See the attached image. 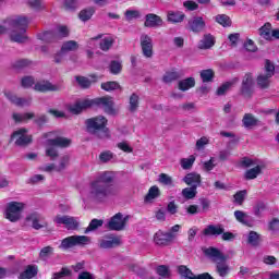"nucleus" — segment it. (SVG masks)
Returning a JSON list of instances; mask_svg holds the SVG:
<instances>
[{
	"instance_id": "nucleus-1",
	"label": "nucleus",
	"mask_w": 279,
	"mask_h": 279,
	"mask_svg": "<svg viewBox=\"0 0 279 279\" xmlns=\"http://www.w3.org/2000/svg\"><path fill=\"white\" fill-rule=\"evenodd\" d=\"M114 182V172L104 171L96 175V178L89 183L87 197L92 202H104L112 195H117V189L111 186Z\"/></svg>"
},
{
	"instance_id": "nucleus-2",
	"label": "nucleus",
	"mask_w": 279,
	"mask_h": 279,
	"mask_svg": "<svg viewBox=\"0 0 279 279\" xmlns=\"http://www.w3.org/2000/svg\"><path fill=\"white\" fill-rule=\"evenodd\" d=\"M86 131L88 134L96 136L97 138H108V119L104 116L89 118L85 121Z\"/></svg>"
},
{
	"instance_id": "nucleus-3",
	"label": "nucleus",
	"mask_w": 279,
	"mask_h": 279,
	"mask_svg": "<svg viewBox=\"0 0 279 279\" xmlns=\"http://www.w3.org/2000/svg\"><path fill=\"white\" fill-rule=\"evenodd\" d=\"M23 210H25V203L9 202L4 209V219H8L11 223H16V221L23 219Z\"/></svg>"
},
{
	"instance_id": "nucleus-4",
	"label": "nucleus",
	"mask_w": 279,
	"mask_h": 279,
	"mask_svg": "<svg viewBox=\"0 0 279 279\" xmlns=\"http://www.w3.org/2000/svg\"><path fill=\"white\" fill-rule=\"evenodd\" d=\"M90 236L70 235L61 241L59 250H73V247H86V245H90Z\"/></svg>"
},
{
	"instance_id": "nucleus-5",
	"label": "nucleus",
	"mask_w": 279,
	"mask_h": 279,
	"mask_svg": "<svg viewBox=\"0 0 279 279\" xmlns=\"http://www.w3.org/2000/svg\"><path fill=\"white\" fill-rule=\"evenodd\" d=\"M32 19L27 15H15L5 20V25L11 31L27 32Z\"/></svg>"
},
{
	"instance_id": "nucleus-6",
	"label": "nucleus",
	"mask_w": 279,
	"mask_h": 279,
	"mask_svg": "<svg viewBox=\"0 0 279 279\" xmlns=\"http://www.w3.org/2000/svg\"><path fill=\"white\" fill-rule=\"evenodd\" d=\"M128 221H130V216L123 217V214L118 213L107 223L108 230H113L114 232H121L125 230L128 226Z\"/></svg>"
},
{
	"instance_id": "nucleus-7",
	"label": "nucleus",
	"mask_w": 279,
	"mask_h": 279,
	"mask_svg": "<svg viewBox=\"0 0 279 279\" xmlns=\"http://www.w3.org/2000/svg\"><path fill=\"white\" fill-rule=\"evenodd\" d=\"M10 141H14L17 147H27L32 143V135H28L27 129L21 128L12 133Z\"/></svg>"
},
{
	"instance_id": "nucleus-8",
	"label": "nucleus",
	"mask_w": 279,
	"mask_h": 279,
	"mask_svg": "<svg viewBox=\"0 0 279 279\" xmlns=\"http://www.w3.org/2000/svg\"><path fill=\"white\" fill-rule=\"evenodd\" d=\"M53 223H57V226H64L66 230H77L80 228V220L69 215H57L53 218Z\"/></svg>"
},
{
	"instance_id": "nucleus-9",
	"label": "nucleus",
	"mask_w": 279,
	"mask_h": 279,
	"mask_svg": "<svg viewBox=\"0 0 279 279\" xmlns=\"http://www.w3.org/2000/svg\"><path fill=\"white\" fill-rule=\"evenodd\" d=\"M140 45L144 58H154V40L147 34H142Z\"/></svg>"
},
{
	"instance_id": "nucleus-10",
	"label": "nucleus",
	"mask_w": 279,
	"mask_h": 279,
	"mask_svg": "<svg viewBox=\"0 0 279 279\" xmlns=\"http://www.w3.org/2000/svg\"><path fill=\"white\" fill-rule=\"evenodd\" d=\"M26 221L32 223L34 230H43V228H49V222L40 214L33 213L26 217Z\"/></svg>"
},
{
	"instance_id": "nucleus-11",
	"label": "nucleus",
	"mask_w": 279,
	"mask_h": 279,
	"mask_svg": "<svg viewBox=\"0 0 279 279\" xmlns=\"http://www.w3.org/2000/svg\"><path fill=\"white\" fill-rule=\"evenodd\" d=\"M119 245H121V238L116 235H106L98 241L100 250H112V247H119Z\"/></svg>"
},
{
	"instance_id": "nucleus-12",
	"label": "nucleus",
	"mask_w": 279,
	"mask_h": 279,
	"mask_svg": "<svg viewBox=\"0 0 279 279\" xmlns=\"http://www.w3.org/2000/svg\"><path fill=\"white\" fill-rule=\"evenodd\" d=\"M173 239H175V233L159 230L154 235V243L156 245H169Z\"/></svg>"
},
{
	"instance_id": "nucleus-13",
	"label": "nucleus",
	"mask_w": 279,
	"mask_h": 279,
	"mask_svg": "<svg viewBox=\"0 0 279 279\" xmlns=\"http://www.w3.org/2000/svg\"><path fill=\"white\" fill-rule=\"evenodd\" d=\"M203 253L204 255L209 258L210 260H213V263H219V260H225L226 259V255H223V253H221V251H219V248L217 247H205L203 248Z\"/></svg>"
},
{
	"instance_id": "nucleus-14",
	"label": "nucleus",
	"mask_w": 279,
	"mask_h": 279,
	"mask_svg": "<svg viewBox=\"0 0 279 279\" xmlns=\"http://www.w3.org/2000/svg\"><path fill=\"white\" fill-rule=\"evenodd\" d=\"M4 96L7 97V99H9V101H11V104H14V106H17L20 108H23L25 106H32V97H28V98L19 97L12 94L11 92L4 93Z\"/></svg>"
},
{
	"instance_id": "nucleus-15",
	"label": "nucleus",
	"mask_w": 279,
	"mask_h": 279,
	"mask_svg": "<svg viewBox=\"0 0 279 279\" xmlns=\"http://www.w3.org/2000/svg\"><path fill=\"white\" fill-rule=\"evenodd\" d=\"M96 106H101L107 114H114V101L112 97H101L95 99Z\"/></svg>"
},
{
	"instance_id": "nucleus-16",
	"label": "nucleus",
	"mask_w": 279,
	"mask_h": 279,
	"mask_svg": "<svg viewBox=\"0 0 279 279\" xmlns=\"http://www.w3.org/2000/svg\"><path fill=\"white\" fill-rule=\"evenodd\" d=\"M252 88H254V77L252 76V74H245L242 80V95H244V97H251Z\"/></svg>"
},
{
	"instance_id": "nucleus-17",
	"label": "nucleus",
	"mask_w": 279,
	"mask_h": 279,
	"mask_svg": "<svg viewBox=\"0 0 279 279\" xmlns=\"http://www.w3.org/2000/svg\"><path fill=\"white\" fill-rule=\"evenodd\" d=\"M34 90L38 93H49L60 90V85H53L49 81H39L35 84Z\"/></svg>"
},
{
	"instance_id": "nucleus-18",
	"label": "nucleus",
	"mask_w": 279,
	"mask_h": 279,
	"mask_svg": "<svg viewBox=\"0 0 279 279\" xmlns=\"http://www.w3.org/2000/svg\"><path fill=\"white\" fill-rule=\"evenodd\" d=\"M183 182L187 186H195V189H197L198 186H202V174L197 172H190L185 174Z\"/></svg>"
},
{
	"instance_id": "nucleus-19",
	"label": "nucleus",
	"mask_w": 279,
	"mask_h": 279,
	"mask_svg": "<svg viewBox=\"0 0 279 279\" xmlns=\"http://www.w3.org/2000/svg\"><path fill=\"white\" fill-rule=\"evenodd\" d=\"M242 125L246 130H254V128L260 125V120H258V118L254 117L252 113H245L242 119Z\"/></svg>"
},
{
	"instance_id": "nucleus-20",
	"label": "nucleus",
	"mask_w": 279,
	"mask_h": 279,
	"mask_svg": "<svg viewBox=\"0 0 279 279\" xmlns=\"http://www.w3.org/2000/svg\"><path fill=\"white\" fill-rule=\"evenodd\" d=\"M189 27L191 32L198 34V32H203V29L206 27V22L204 21V17L196 16L189 21Z\"/></svg>"
},
{
	"instance_id": "nucleus-21",
	"label": "nucleus",
	"mask_w": 279,
	"mask_h": 279,
	"mask_svg": "<svg viewBox=\"0 0 279 279\" xmlns=\"http://www.w3.org/2000/svg\"><path fill=\"white\" fill-rule=\"evenodd\" d=\"M228 257H225V259H220L216 263V272L220 278H226L229 276L231 268L230 265H228Z\"/></svg>"
},
{
	"instance_id": "nucleus-22",
	"label": "nucleus",
	"mask_w": 279,
	"mask_h": 279,
	"mask_svg": "<svg viewBox=\"0 0 279 279\" xmlns=\"http://www.w3.org/2000/svg\"><path fill=\"white\" fill-rule=\"evenodd\" d=\"M213 47H215V36L211 34H205L197 45L202 50L213 49Z\"/></svg>"
},
{
	"instance_id": "nucleus-23",
	"label": "nucleus",
	"mask_w": 279,
	"mask_h": 279,
	"mask_svg": "<svg viewBox=\"0 0 279 279\" xmlns=\"http://www.w3.org/2000/svg\"><path fill=\"white\" fill-rule=\"evenodd\" d=\"M145 27H162V19L154 13L146 15Z\"/></svg>"
},
{
	"instance_id": "nucleus-24",
	"label": "nucleus",
	"mask_w": 279,
	"mask_h": 279,
	"mask_svg": "<svg viewBox=\"0 0 279 279\" xmlns=\"http://www.w3.org/2000/svg\"><path fill=\"white\" fill-rule=\"evenodd\" d=\"M222 232H226V229H223V226L221 225H209L203 230L205 236H219Z\"/></svg>"
},
{
	"instance_id": "nucleus-25",
	"label": "nucleus",
	"mask_w": 279,
	"mask_h": 279,
	"mask_svg": "<svg viewBox=\"0 0 279 279\" xmlns=\"http://www.w3.org/2000/svg\"><path fill=\"white\" fill-rule=\"evenodd\" d=\"M12 119L15 123H27V121H32V119H36V113L34 112L13 113Z\"/></svg>"
},
{
	"instance_id": "nucleus-26",
	"label": "nucleus",
	"mask_w": 279,
	"mask_h": 279,
	"mask_svg": "<svg viewBox=\"0 0 279 279\" xmlns=\"http://www.w3.org/2000/svg\"><path fill=\"white\" fill-rule=\"evenodd\" d=\"M234 217L239 223H242L243 226H252V216L247 215V213L235 210Z\"/></svg>"
},
{
	"instance_id": "nucleus-27",
	"label": "nucleus",
	"mask_w": 279,
	"mask_h": 279,
	"mask_svg": "<svg viewBox=\"0 0 279 279\" xmlns=\"http://www.w3.org/2000/svg\"><path fill=\"white\" fill-rule=\"evenodd\" d=\"M48 145L51 147H69L71 145V140L66 137H56L48 140Z\"/></svg>"
},
{
	"instance_id": "nucleus-28",
	"label": "nucleus",
	"mask_w": 279,
	"mask_h": 279,
	"mask_svg": "<svg viewBox=\"0 0 279 279\" xmlns=\"http://www.w3.org/2000/svg\"><path fill=\"white\" fill-rule=\"evenodd\" d=\"M270 84H271V76H269V74L263 73L257 76V86L258 88H262V90L269 88Z\"/></svg>"
},
{
	"instance_id": "nucleus-29",
	"label": "nucleus",
	"mask_w": 279,
	"mask_h": 279,
	"mask_svg": "<svg viewBox=\"0 0 279 279\" xmlns=\"http://www.w3.org/2000/svg\"><path fill=\"white\" fill-rule=\"evenodd\" d=\"M184 13L180 11H168L167 21L169 23H182L184 21Z\"/></svg>"
},
{
	"instance_id": "nucleus-30",
	"label": "nucleus",
	"mask_w": 279,
	"mask_h": 279,
	"mask_svg": "<svg viewBox=\"0 0 279 279\" xmlns=\"http://www.w3.org/2000/svg\"><path fill=\"white\" fill-rule=\"evenodd\" d=\"M178 88H179V90H182L183 93L186 90H190V88H195V78L187 77L185 80L179 81Z\"/></svg>"
},
{
	"instance_id": "nucleus-31",
	"label": "nucleus",
	"mask_w": 279,
	"mask_h": 279,
	"mask_svg": "<svg viewBox=\"0 0 279 279\" xmlns=\"http://www.w3.org/2000/svg\"><path fill=\"white\" fill-rule=\"evenodd\" d=\"M182 77V74L178 71H169L166 72L165 75L162 76V82L163 84H171L173 82H178Z\"/></svg>"
},
{
	"instance_id": "nucleus-32",
	"label": "nucleus",
	"mask_w": 279,
	"mask_h": 279,
	"mask_svg": "<svg viewBox=\"0 0 279 279\" xmlns=\"http://www.w3.org/2000/svg\"><path fill=\"white\" fill-rule=\"evenodd\" d=\"M10 39L12 43H19L21 45L23 43H27V35H25V32L23 31L16 32L15 29L11 31Z\"/></svg>"
},
{
	"instance_id": "nucleus-33",
	"label": "nucleus",
	"mask_w": 279,
	"mask_h": 279,
	"mask_svg": "<svg viewBox=\"0 0 279 279\" xmlns=\"http://www.w3.org/2000/svg\"><path fill=\"white\" fill-rule=\"evenodd\" d=\"M77 49H80V44H77V41L75 40H68L65 43L62 44L61 47V53H69L71 51H77Z\"/></svg>"
},
{
	"instance_id": "nucleus-34",
	"label": "nucleus",
	"mask_w": 279,
	"mask_h": 279,
	"mask_svg": "<svg viewBox=\"0 0 279 279\" xmlns=\"http://www.w3.org/2000/svg\"><path fill=\"white\" fill-rule=\"evenodd\" d=\"M260 173H263V166H256L255 168L246 170L244 178L245 180H256Z\"/></svg>"
},
{
	"instance_id": "nucleus-35",
	"label": "nucleus",
	"mask_w": 279,
	"mask_h": 279,
	"mask_svg": "<svg viewBox=\"0 0 279 279\" xmlns=\"http://www.w3.org/2000/svg\"><path fill=\"white\" fill-rule=\"evenodd\" d=\"M182 197H184L186 201L189 199H195L197 197V187L191 186L184 187L181 192Z\"/></svg>"
},
{
	"instance_id": "nucleus-36",
	"label": "nucleus",
	"mask_w": 279,
	"mask_h": 279,
	"mask_svg": "<svg viewBox=\"0 0 279 279\" xmlns=\"http://www.w3.org/2000/svg\"><path fill=\"white\" fill-rule=\"evenodd\" d=\"M193 165H195V156L191 155L189 158H181L180 166L184 171H189L193 169Z\"/></svg>"
},
{
	"instance_id": "nucleus-37",
	"label": "nucleus",
	"mask_w": 279,
	"mask_h": 279,
	"mask_svg": "<svg viewBox=\"0 0 279 279\" xmlns=\"http://www.w3.org/2000/svg\"><path fill=\"white\" fill-rule=\"evenodd\" d=\"M236 82H239V80L234 78L231 82H227V83L222 84L220 87H218L216 95H218L219 97L226 95V93H228L230 90V88H232V86H234V84H236Z\"/></svg>"
},
{
	"instance_id": "nucleus-38",
	"label": "nucleus",
	"mask_w": 279,
	"mask_h": 279,
	"mask_svg": "<svg viewBox=\"0 0 279 279\" xmlns=\"http://www.w3.org/2000/svg\"><path fill=\"white\" fill-rule=\"evenodd\" d=\"M155 271L157 275L160 276V278L169 279L171 278V269L167 265H159L155 268Z\"/></svg>"
},
{
	"instance_id": "nucleus-39",
	"label": "nucleus",
	"mask_w": 279,
	"mask_h": 279,
	"mask_svg": "<svg viewBox=\"0 0 279 279\" xmlns=\"http://www.w3.org/2000/svg\"><path fill=\"white\" fill-rule=\"evenodd\" d=\"M158 197H160V189L154 185L148 190V193L145 196V202H154V199Z\"/></svg>"
},
{
	"instance_id": "nucleus-40",
	"label": "nucleus",
	"mask_w": 279,
	"mask_h": 279,
	"mask_svg": "<svg viewBox=\"0 0 279 279\" xmlns=\"http://www.w3.org/2000/svg\"><path fill=\"white\" fill-rule=\"evenodd\" d=\"M140 106V97L136 94H132L129 98V112H136Z\"/></svg>"
},
{
	"instance_id": "nucleus-41",
	"label": "nucleus",
	"mask_w": 279,
	"mask_h": 279,
	"mask_svg": "<svg viewBox=\"0 0 279 279\" xmlns=\"http://www.w3.org/2000/svg\"><path fill=\"white\" fill-rule=\"evenodd\" d=\"M271 32H272V29H271V24L270 23H266L264 26H262L259 28V35L265 40H271Z\"/></svg>"
},
{
	"instance_id": "nucleus-42",
	"label": "nucleus",
	"mask_w": 279,
	"mask_h": 279,
	"mask_svg": "<svg viewBox=\"0 0 279 279\" xmlns=\"http://www.w3.org/2000/svg\"><path fill=\"white\" fill-rule=\"evenodd\" d=\"M93 14H95V9L88 8V9L82 10L78 13V19L83 21V23H86V21H90V19H93Z\"/></svg>"
},
{
	"instance_id": "nucleus-43",
	"label": "nucleus",
	"mask_w": 279,
	"mask_h": 279,
	"mask_svg": "<svg viewBox=\"0 0 279 279\" xmlns=\"http://www.w3.org/2000/svg\"><path fill=\"white\" fill-rule=\"evenodd\" d=\"M71 162V157L69 155H64L60 158L59 165L56 167V171L60 173V171H64L66 167H69Z\"/></svg>"
},
{
	"instance_id": "nucleus-44",
	"label": "nucleus",
	"mask_w": 279,
	"mask_h": 279,
	"mask_svg": "<svg viewBox=\"0 0 279 279\" xmlns=\"http://www.w3.org/2000/svg\"><path fill=\"white\" fill-rule=\"evenodd\" d=\"M101 226H104V220L93 219L88 227L85 229L84 233L88 234L89 232H95V230L101 228Z\"/></svg>"
},
{
	"instance_id": "nucleus-45",
	"label": "nucleus",
	"mask_w": 279,
	"mask_h": 279,
	"mask_svg": "<svg viewBox=\"0 0 279 279\" xmlns=\"http://www.w3.org/2000/svg\"><path fill=\"white\" fill-rule=\"evenodd\" d=\"M247 243L248 245L256 247V245L260 243V234H258L256 231H251L247 236Z\"/></svg>"
},
{
	"instance_id": "nucleus-46",
	"label": "nucleus",
	"mask_w": 279,
	"mask_h": 279,
	"mask_svg": "<svg viewBox=\"0 0 279 279\" xmlns=\"http://www.w3.org/2000/svg\"><path fill=\"white\" fill-rule=\"evenodd\" d=\"M102 90H106L107 93H110L111 90H119L121 88V85L114 81H109L101 84Z\"/></svg>"
},
{
	"instance_id": "nucleus-47",
	"label": "nucleus",
	"mask_w": 279,
	"mask_h": 279,
	"mask_svg": "<svg viewBox=\"0 0 279 279\" xmlns=\"http://www.w3.org/2000/svg\"><path fill=\"white\" fill-rule=\"evenodd\" d=\"M34 276H36V268L34 266H28L20 274L19 279H32Z\"/></svg>"
},
{
	"instance_id": "nucleus-48",
	"label": "nucleus",
	"mask_w": 279,
	"mask_h": 279,
	"mask_svg": "<svg viewBox=\"0 0 279 279\" xmlns=\"http://www.w3.org/2000/svg\"><path fill=\"white\" fill-rule=\"evenodd\" d=\"M112 45H114V39L112 37H105L99 44L101 51H109Z\"/></svg>"
},
{
	"instance_id": "nucleus-49",
	"label": "nucleus",
	"mask_w": 279,
	"mask_h": 279,
	"mask_svg": "<svg viewBox=\"0 0 279 279\" xmlns=\"http://www.w3.org/2000/svg\"><path fill=\"white\" fill-rule=\"evenodd\" d=\"M201 78L204 83L211 82L215 78V71L213 69L201 71Z\"/></svg>"
},
{
	"instance_id": "nucleus-50",
	"label": "nucleus",
	"mask_w": 279,
	"mask_h": 279,
	"mask_svg": "<svg viewBox=\"0 0 279 279\" xmlns=\"http://www.w3.org/2000/svg\"><path fill=\"white\" fill-rule=\"evenodd\" d=\"M216 23H219V25H222V27H230V25H232V21L230 20V16L226 14L217 15Z\"/></svg>"
},
{
	"instance_id": "nucleus-51",
	"label": "nucleus",
	"mask_w": 279,
	"mask_h": 279,
	"mask_svg": "<svg viewBox=\"0 0 279 279\" xmlns=\"http://www.w3.org/2000/svg\"><path fill=\"white\" fill-rule=\"evenodd\" d=\"M53 255V247L51 246H46L43 247L39 252V258L40 260H47Z\"/></svg>"
},
{
	"instance_id": "nucleus-52",
	"label": "nucleus",
	"mask_w": 279,
	"mask_h": 279,
	"mask_svg": "<svg viewBox=\"0 0 279 279\" xmlns=\"http://www.w3.org/2000/svg\"><path fill=\"white\" fill-rule=\"evenodd\" d=\"M268 230H269V232H271L272 234H279V218H272V219L268 222Z\"/></svg>"
},
{
	"instance_id": "nucleus-53",
	"label": "nucleus",
	"mask_w": 279,
	"mask_h": 279,
	"mask_svg": "<svg viewBox=\"0 0 279 279\" xmlns=\"http://www.w3.org/2000/svg\"><path fill=\"white\" fill-rule=\"evenodd\" d=\"M158 182H160V184H165V186H173V178L167 173H160Z\"/></svg>"
},
{
	"instance_id": "nucleus-54",
	"label": "nucleus",
	"mask_w": 279,
	"mask_h": 279,
	"mask_svg": "<svg viewBox=\"0 0 279 279\" xmlns=\"http://www.w3.org/2000/svg\"><path fill=\"white\" fill-rule=\"evenodd\" d=\"M75 80L81 88H90V85L93 84L90 80L85 76H75Z\"/></svg>"
},
{
	"instance_id": "nucleus-55",
	"label": "nucleus",
	"mask_w": 279,
	"mask_h": 279,
	"mask_svg": "<svg viewBox=\"0 0 279 279\" xmlns=\"http://www.w3.org/2000/svg\"><path fill=\"white\" fill-rule=\"evenodd\" d=\"M245 195H247V191L245 190L236 192L233 195L235 204H239V206H243V202H245Z\"/></svg>"
},
{
	"instance_id": "nucleus-56",
	"label": "nucleus",
	"mask_w": 279,
	"mask_h": 279,
	"mask_svg": "<svg viewBox=\"0 0 279 279\" xmlns=\"http://www.w3.org/2000/svg\"><path fill=\"white\" fill-rule=\"evenodd\" d=\"M275 73H276V66L274 65V63H271V61L266 60L264 74L269 75L270 77H274Z\"/></svg>"
},
{
	"instance_id": "nucleus-57",
	"label": "nucleus",
	"mask_w": 279,
	"mask_h": 279,
	"mask_svg": "<svg viewBox=\"0 0 279 279\" xmlns=\"http://www.w3.org/2000/svg\"><path fill=\"white\" fill-rule=\"evenodd\" d=\"M109 69H110V73H112L113 75H119V73H121V69H122L121 62L111 61Z\"/></svg>"
},
{
	"instance_id": "nucleus-58",
	"label": "nucleus",
	"mask_w": 279,
	"mask_h": 279,
	"mask_svg": "<svg viewBox=\"0 0 279 279\" xmlns=\"http://www.w3.org/2000/svg\"><path fill=\"white\" fill-rule=\"evenodd\" d=\"M114 158V154H112V151L107 150V151H102L99 155V160L100 162H110V160H112Z\"/></svg>"
},
{
	"instance_id": "nucleus-59",
	"label": "nucleus",
	"mask_w": 279,
	"mask_h": 279,
	"mask_svg": "<svg viewBox=\"0 0 279 279\" xmlns=\"http://www.w3.org/2000/svg\"><path fill=\"white\" fill-rule=\"evenodd\" d=\"M27 3L32 10L40 11L45 9L41 0H28Z\"/></svg>"
},
{
	"instance_id": "nucleus-60",
	"label": "nucleus",
	"mask_w": 279,
	"mask_h": 279,
	"mask_svg": "<svg viewBox=\"0 0 279 279\" xmlns=\"http://www.w3.org/2000/svg\"><path fill=\"white\" fill-rule=\"evenodd\" d=\"M63 5L65 10L73 12L74 10H77V0H63Z\"/></svg>"
},
{
	"instance_id": "nucleus-61",
	"label": "nucleus",
	"mask_w": 279,
	"mask_h": 279,
	"mask_svg": "<svg viewBox=\"0 0 279 279\" xmlns=\"http://www.w3.org/2000/svg\"><path fill=\"white\" fill-rule=\"evenodd\" d=\"M126 21H134V19H138L141 13L136 10H126L124 13Z\"/></svg>"
},
{
	"instance_id": "nucleus-62",
	"label": "nucleus",
	"mask_w": 279,
	"mask_h": 279,
	"mask_svg": "<svg viewBox=\"0 0 279 279\" xmlns=\"http://www.w3.org/2000/svg\"><path fill=\"white\" fill-rule=\"evenodd\" d=\"M69 277H71V270H69L68 268H62L61 271L53 275V279H63Z\"/></svg>"
},
{
	"instance_id": "nucleus-63",
	"label": "nucleus",
	"mask_w": 279,
	"mask_h": 279,
	"mask_svg": "<svg viewBox=\"0 0 279 279\" xmlns=\"http://www.w3.org/2000/svg\"><path fill=\"white\" fill-rule=\"evenodd\" d=\"M38 38H39V40H43L44 43H52L54 36H53V33L46 32V33L39 34Z\"/></svg>"
},
{
	"instance_id": "nucleus-64",
	"label": "nucleus",
	"mask_w": 279,
	"mask_h": 279,
	"mask_svg": "<svg viewBox=\"0 0 279 279\" xmlns=\"http://www.w3.org/2000/svg\"><path fill=\"white\" fill-rule=\"evenodd\" d=\"M215 167H217V165L213 157L208 161L203 162V171H213Z\"/></svg>"
}]
</instances>
